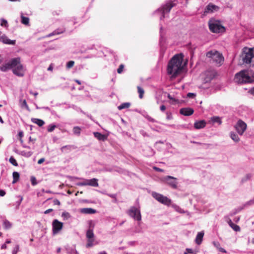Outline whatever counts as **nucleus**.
<instances>
[{"instance_id": "6", "label": "nucleus", "mask_w": 254, "mask_h": 254, "mask_svg": "<svg viewBox=\"0 0 254 254\" xmlns=\"http://www.w3.org/2000/svg\"><path fill=\"white\" fill-rule=\"evenodd\" d=\"M206 56L207 58H210L212 62L218 66L221 65L224 62L222 55L217 51H210L206 53Z\"/></svg>"}, {"instance_id": "40", "label": "nucleus", "mask_w": 254, "mask_h": 254, "mask_svg": "<svg viewBox=\"0 0 254 254\" xmlns=\"http://www.w3.org/2000/svg\"><path fill=\"white\" fill-rule=\"evenodd\" d=\"M234 231H236V232H240L241 231V228L240 227L236 225V224H235L234 223H233V224L231 225V226H230Z\"/></svg>"}, {"instance_id": "38", "label": "nucleus", "mask_w": 254, "mask_h": 254, "mask_svg": "<svg viewBox=\"0 0 254 254\" xmlns=\"http://www.w3.org/2000/svg\"><path fill=\"white\" fill-rule=\"evenodd\" d=\"M56 126L54 124H50L47 127V131L51 132L56 128Z\"/></svg>"}, {"instance_id": "43", "label": "nucleus", "mask_w": 254, "mask_h": 254, "mask_svg": "<svg viewBox=\"0 0 254 254\" xmlns=\"http://www.w3.org/2000/svg\"><path fill=\"white\" fill-rule=\"evenodd\" d=\"M0 21H1L0 25L1 26H3V27H4L6 28L8 27V25L7 21L6 20H5L3 18H1L0 19Z\"/></svg>"}, {"instance_id": "45", "label": "nucleus", "mask_w": 254, "mask_h": 254, "mask_svg": "<svg viewBox=\"0 0 254 254\" xmlns=\"http://www.w3.org/2000/svg\"><path fill=\"white\" fill-rule=\"evenodd\" d=\"M175 210L180 213H185V211L182 209L180 206H178V205H175L174 206Z\"/></svg>"}, {"instance_id": "9", "label": "nucleus", "mask_w": 254, "mask_h": 254, "mask_svg": "<svg viewBox=\"0 0 254 254\" xmlns=\"http://www.w3.org/2000/svg\"><path fill=\"white\" fill-rule=\"evenodd\" d=\"M243 56L244 63L250 64L251 63L252 59L254 57V51L253 49H247L244 51Z\"/></svg>"}, {"instance_id": "57", "label": "nucleus", "mask_w": 254, "mask_h": 254, "mask_svg": "<svg viewBox=\"0 0 254 254\" xmlns=\"http://www.w3.org/2000/svg\"><path fill=\"white\" fill-rule=\"evenodd\" d=\"M153 169L157 172H164V170H163L162 169L159 168L157 167H156V166L153 167Z\"/></svg>"}, {"instance_id": "20", "label": "nucleus", "mask_w": 254, "mask_h": 254, "mask_svg": "<svg viewBox=\"0 0 254 254\" xmlns=\"http://www.w3.org/2000/svg\"><path fill=\"white\" fill-rule=\"evenodd\" d=\"M65 29L64 27L58 28V29H56L55 31H54L53 32L49 34L48 36L51 37L53 35H59V34H62V33H64L65 31Z\"/></svg>"}, {"instance_id": "32", "label": "nucleus", "mask_w": 254, "mask_h": 254, "mask_svg": "<svg viewBox=\"0 0 254 254\" xmlns=\"http://www.w3.org/2000/svg\"><path fill=\"white\" fill-rule=\"evenodd\" d=\"M19 102H20V106H21V108H25L27 110H28V111L29 110V107L27 104V103H26V101L25 100L20 99L19 100Z\"/></svg>"}, {"instance_id": "29", "label": "nucleus", "mask_w": 254, "mask_h": 254, "mask_svg": "<svg viewBox=\"0 0 254 254\" xmlns=\"http://www.w3.org/2000/svg\"><path fill=\"white\" fill-rule=\"evenodd\" d=\"M160 43H161L162 42H164V34L163 33V26L162 25L160 24Z\"/></svg>"}, {"instance_id": "28", "label": "nucleus", "mask_w": 254, "mask_h": 254, "mask_svg": "<svg viewBox=\"0 0 254 254\" xmlns=\"http://www.w3.org/2000/svg\"><path fill=\"white\" fill-rule=\"evenodd\" d=\"M3 226L6 229H10L12 226V224L7 220L5 219L3 222Z\"/></svg>"}, {"instance_id": "44", "label": "nucleus", "mask_w": 254, "mask_h": 254, "mask_svg": "<svg viewBox=\"0 0 254 254\" xmlns=\"http://www.w3.org/2000/svg\"><path fill=\"white\" fill-rule=\"evenodd\" d=\"M253 204H254V198L248 201L245 204H244L243 206H244L245 208L248 206H250Z\"/></svg>"}, {"instance_id": "5", "label": "nucleus", "mask_w": 254, "mask_h": 254, "mask_svg": "<svg viewBox=\"0 0 254 254\" xmlns=\"http://www.w3.org/2000/svg\"><path fill=\"white\" fill-rule=\"evenodd\" d=\"M176 4L175 0H170L167 1L165 3L163 4L160 7L155 11V14L160 15V19L167 17L171 8Z\"/></svg>"}, {"instance_id": "52", "label": "nucleus", "mask_w": 254, "mask_h": 254, "mask_svg": "<svg viewBox=\"0 0 254 254\" xmlns=\"http://www.w3.org/2000/svg\"><path fill=\"white\" fill-rule=\"evenodd\" d=\"M70 148H71V146L70 145H65V146H63L62 147H61V150L63 152V151H64V150L65 149L70 150Z\"/></svg>"}, {"instance_id": "59", "label": "nucleus", "mask_w": 254, "mask_h": 254, "mask_svg": "<svg viewBox=\"0 0 254 254\" xmlns=\"http://www.w3.org/2000/svg\"><path fill=\"white\" fill-rule=\"evenodd\" d=\"M53 202H54V204H55V205H60L61 204L60 201L57 199H54Z\"/></svg>"}, {"instance_id": "58", "label": "nucleus", "mask_w": 254, "mask_h": 254, "mask_svg": "<svg viewBox=\"0 0 254 254\" xmlns=\"http://www.w3.org/2000/svg\"><path fill=\"white\" fill-rule=\"evenodd\" d=\"M213 244L214 246H215V247L217 249H218L220 248V243H219V242H215V241H214V242H213Z\"/></svg>"}, {"instance_id": "23", "label": "nucleus", "mask_w": 254, "mask_h": 254, "mask_svg": "<svg viewBox=\"0 0 254 254\" xmlns=\"http://www.w3.org/2000/svg\"><path fill=\"white\" fill-rule=\"evenodd\" d=\"M244 209V206H241L239 207H238L237 208H235L234 210H233L229 214V215L230 216H233V215L237 214L238 213L240 212L241 211L243 210Z\"/></svg>"}, {"instance_id": "55", "label": "nucleus", "mask_w": 254, "mask_h": 254, "mask_svg": "<svg viewBox=\"0 0 254 254\" xmlns=\"http://www.w3.org/2000/svg\"><path fill=\"white\" fill-rule=\"evenodd\" d=\"M167 97L170 100H172L173 102H177V100L173 97L170 94H168Z\"/></svg>"}, {"instance_id": "50", "label": "nucleus", "mask_w": 254, "mask_h": 254, "mask_svg": "<svg viewBox=\"0 0 254 254\" xmlns=\"http://www.w3.org/2000/svg\"><path fill=\"white\" fill-rule=\"evenodd\" d=\"M187 97H188L189 98H193L195 97L196 94L193 93H188L187 94Z\"/></svg>"}, {"instance_id": "12", "label": "nucleus", "mask_w": 254, "mask_h": 254, "mask_svg": "<svg viewBox=\"0 0 254 254\" xmlns=\"http://www.w3.org/2000/svg\"><path fill=\"white\" fill-rule=\"evenodd\" d=\"M98 180L96 178H93L91 179H83V181L81 182L77 183L78 186H90L94 187H97L99 186Z\"/></svg>"}, {"instance_id": "53", "label": "nucleus", "mask_w": 254, "mask_h": 254, "mask_svg": "<svg viewBox=\"0 0 254 254\" xmlns=\"http://www.w3.org/2000/svg\"><path fill=\"white\" fill-rule=\"evenodd\" d=\"M18 135L19 137H20V141H21V142H23V140L22 139V138L23 136V131H19L18 133Z\"/></svg>"}, {"instance_id": "39", "label": "nucleus", "mask_w": 254, "mask_h": 254, "mask_svg": "<svg viewBox=\"0 0 254 254\" xmlns=\"http://www.w3.org/2000/svg\"><path fill=\"white\" fill-rule=\"evenodd\" d=\"M211 121L213 123H217L220 125L222 123L221 119L218 117H213L211 118Z\"/></svg>"}, {"instance_id": "30", "label": "nucleus", "mask_w": 254, "mask_h": 254, "mask_svg": "<svg viewBox=\"0 0 254 254\" xmlns=\"http://www.w3.org/2000/svg\"><path fill=\"white\" fill-rule=\"evenodd\" d=\"M62 217L63 218L64 220H66L71 217V215L69 213L66 211H64L62 214Z\"/></svg>"}, {"instance_id": "13", "label": "nucleus", "mask_w": 254, "mask_h": 254, "mask_svg": "<svg viewBox=\"0 0 254 254\" xmlns=\"http://www.w3.org/2000/svg\"><path fill=\"white\" fill-rule=\"evenodd\" d=\"M63 227V223L57 219H54L52 222L53 233L55 235L58 234L62 230Z\"/></svg>"}, {"instance_id": "48", "label": "nucleus", "mask_w": 254, "mask_h": 254, "mask_svg": "<svg viewBox=\"0 0 254 254\" xmlns=\"http://www.w3.org/2000/svg\"><path fill=\"white\" fill-rule=\"evenodd\" d=\"M124 67V64H120L119 68L117 69L118 73H121L123 72Z\"/></svg>"}, {"instance_id": "25", "label": "nucleus", "mask_w": 254, "mask_h": 254, "mask_svg": "<svg viewBox=\"0 0 254 254\" xmlns=\"http://www.w3.org/2000/svg\"><path fill=\"white\" fill-rule=\"evenodd\" d=\"M230 137L235 142H238L240 140L238 135L235 132L231 131L230 132Z\"/></svg>"}, {"instance_id": "7", "label": "nucleus", "mask_w": 254, "mask_h": 254, "mask_svg": "<svg viewBox=\"0 0 254 254\" xmlns=\"http://www.w3.org/2000/svg\"><path fill=\"white\" fill-rule=\"evenodd\" d=\"M209 28L213 33H219L225 31V27L218 20H211L209 22Z\"/></svg>"}, {"instance_id": "1", "label": "nucleus", "mask_w": 254, "mask_h": 254, "mask_svg": "<svg viewBox=\"0 0 254 254\" xmlns=\"http://www.w3.org/2000/svg\"><path fill=\"white\" fill-rule=\"evenodd\" d=\"M11 69L14 75L19 77L24 76L25 69L23 64H21L20 57L11 59L8 62L0 66V70L2 72H6Z\"/></svg>"}, {"instance_id": "35", "label": "nucleus", "mask_w": 254, "mask_h": 254, "mask_svg": "<svg viewBox=\"0 0 254 254\" xmlns=\"http://www.w3.org/2000/svg\"><path fill=\"white\" fill-rule=\"evenodd\" d=\"M137 91L139 94V98L140 99H142L143 97V94L144 93V91L143 88H142L140 86H137Z\"/></svg>"}, {"instance_id": "14", "label": "nucleus", "mask_w": 254, "mask_h": 254, "mask_svg": "<svg viewBox=\"0 0 254 254\" xmlns=\"http://www.w3.org/2000/svg\"><path fill=\"white\" fill-rule=\"evenodd\" d=\"M0 42L4 44L11 45H14L16 43L15 40H11L8 38V37L4 34L0 35Z\"/></svg>"}, {"instance_id": "18", "label": "nucleus", "mask_w": 254, "mask_h": 254, "mask_svg": "<svg viewBox=\"0 0 254 254\" xmlns=\"http://www.w3.org/2000/svg\"><path fill=\"white\" fill-rule=\"evenodd\" d=\"M80 212L84 214H94L96 210L91 208H83L80 209Z\"/></svg>"}, {"instance_id": "31", "label": "nucleus", "mask_w": 254, "mask_h": 254, "mask_svg": "<svg viewBox=\"0 0 254 254\" xmlns=\"http://www.w3.org/2000/svg\"><path fill=\"white\" fill-rule=\"evenodd\" d=\"M130 105V104L128 102H126L122 104L119 106H118L119 110H121L124 109L128 108Z\"/></svg>"}, {"instance_id": "15", "label": "nucleus", "mask_w": 254, "mask_h": 254, "mask_svg": "<svg viewBox=\"0 0 254 254\" xmlns=\"http://www.w3.org/2000/svg\"><path fill=\"white\" fill-rule=\"evenodd\" d=\"M218 6L212 4H208L204 9V13H210L214 11H216L218 10Z\"/></svg>"}, {"instance_id": "17", "label": "nucleus", "mask_w": 254, "mask_h": 254, "mask_svg": "<svg viewBox=\"0 0 254 254\" xmlns=\"http://www.w3.org/2000/svg\"><path fill=\"white\" fill-rule=\"evenodd\" d=\"M206 123L204 120L196 121L194 124V127L195 129H201L206 126Z\"/></svg>"}, {"instance_id": "22", "label": "nucleus", "mask_w": 254, "mask_h": 254, "mask_svg": "<svg viewBox=\"0 0 254 254\" xmlns=\"http://www.w3.org/2000/svg\"><path fill=\"white\" fill-rule=\"evenodd\" d=\"M31 121L39 127H42L45 124V122L43 120L37 118H32Z\"/></svg>"}, {"instance_id": "41", "label": "nucleus", "mask_w": 254, "mask_h": 254, "mask_svg": "<svg viewBox=\"0 0 254 254\" xmlns=\"http://www.w3.org/2000/svg\"><path fill=\"white\" fill-rule=\"evenodd\" d=\"M9 162L12 164L14 166H17L18 163H17L16 160L13 156H11L9 159Z\"/></svg>"}, {"instance_id": "61", "label": "nucleus", "mask_w": 254, "mask_h": 254, "mask_svg": "<svg viewBox=\"0 0 254 254\" xmlns=\"http://www.w3.org/2000/svg\"><path fill=\"white\" fill-rule=\"evenodd\" d=\"M218 250H219V252H220L221 253H226L227 252L224 249L222 248L221 247H220V248Z\"/></svg>"}, {"instance_id": "47", "label": "nucleus", "mask_w": 254, "mask_h": 254, "mask_svg": "<svg viewBox=\"0 0 254 254\" xmlns=\"http://www.w3.org/2000/svg\"><path fill=\"white\" fill-rule=\"evenodd\" d=\"M19 247L18 245L15 246V247L13 248L12 254H17V252L19 251Z\"/></svg>"}, {"instance_id": "24", "label": "nucleus", "mask_w": 254, "mask_h": 254, "mask_svg": "<svg viewBox=\"0 0 254 254\" xmlns=\"http://www.w3.org/2000/svg\"><path fill=\"white\" fill-rule=\"evenodd\" d=\"M67 254H79L75 247H68L65 248Z\"/></svg>"}, {"instance_id": "10", "label": "nucleus", "mask_w": 254, "mask_h": 254, "mask_svg": "<svg viewBox=\"0 0 254 254\" xmlns=\"http://www.w3.org/2000/svg\"><path fill=\"white\" fill-rule=\"evenodd\" d=\"M238 133L242 135L247 128V124L242 120H239L234 126Z\"/></svg>"}, {"instance_id": "49", "label": "nucleus", "mask_w": 254, "mask_h": 254, "mask_svg": "<svg viewBox=\"0 0 254 254\" xmlns=\"http://www.w3.org/2000/svg\"><path fill=\"white\" fill-rule=\"evenodd\" d=\"M145 118L149 122H152V123H154V122H156V121L152 118H151V117H150L148 115H147L146 117H145Z\"/></svg>"}, {"instance_id": "37", "label": "nucleus", "mask_w": 254, "mask_h": 254, "mask_svg": "<svg viewBox=\"0 0 254 254\" xmlns=\"http://www.w3.org/2000/svg\"><path fill=\"white\" fill-rule=\"evenodd\" d=\"M94 239H87V243L86 245V248H90L94 245Z\"/></svg>"}, {"instance_id": "19", "label": "nucleus", "mask_w": 254, "mask_h": 254, "mask_svg": "<svg viewBox=\"0 0 254 254\" xmlns=\"http://www.w3.org/2000/svg\"><path fill=\"white\" fill-rule=\"evenodd\" d=\"M203 236H204V233L202 231L199 232L197 233V234L196 236L195 240V243L197 245H200L201 243Z\"/></svg>"}, {"instance_id": "34", "label": "nucleus", "mask_w": 254, "mask_h": 254, "mask_svg": "<svg viewBox=\"0 0 254 254\" xmlns=\"http://www.w3.org/2000/svg\"><path fill=\"white\" fill-rule=\"evenodd\" d=\"M252 175L251 174H247L245 177H244V178H243L242 179L241 183H244L250 180L251 179V178H252Z\"/></svg>"}, {"instance_id": "64", "label": "nucleus", "mask_w": 254, "mask_h": 254, "mask_svg": "<svg viewBox=\"0 0 254 254\" xmlns=\"http://www.w3.org/2000/svg\"><path fill=\"white\" fill-rule=\"evenodd\" d=\"M160 109L162 112H164L166 110V106L164 105H162L160 106Z\"/></svg>"}, {"instance_id": "4", "label": "nucleus", "mask_w": 254, "mask_h": 254, "mask_svg": "<svg viewBox=\"0 0 254 254\" xmlns=\"http://www.w3.org/2000/svg\"><path fill=\"white\" fill-rule=\"evenodd\" d=\"M234 80L239 84L252 83L254 81V76L248 70H242L235 74Z\"/></svg>"}, {"instance_id": "62", "label": "nucleus", "mask_w": 254, "mask_h": 254, "mask_svg": "<svg viewBox=\"0 0 254 254\" xmlns=\"http://www.w3.org/2000/svg\"><path fill=\"white\" fill-rule=\"evenodd\" d=\"M53 211V209H51V208L48 209L44 212V214H49V213L52 212Z\"/></svg>"}, {"instance_id": "51", "label": "nucleus", "mask_w": 254, "mask_h": 254, "mask_svg": "<svg viewBox=\"0 0 254 254\" xmlns=\"http://www.w3.org/2000/svg\"><path fill=\"white\" fill-rule=\"evenodd\" d=\"M193 251L191 249L187 248L186 250V251L184 252V254H192Z\"/></svg>"}, {"instance_id": "46", "label": "nucleus", "mask_w": 254, "mask_h": 254, "mask_svg": "<svg viewBox=\"0 0 254 254\" xmlns=\"http://www.w3.org/2000/svg\"><path fill=\"white\" fill-rule=\"evenodd\" d=\"M74 64V62L73 61H70L66 63V66L67 68H71Z\"/></svg>"}, {"instance_id": "2", "label": "nucleus", "mask_w": 254, "mask_h": 254, "mask_svg": "<svg viewBox=\"0 0 254 254\" xmlns=\"http://www.w3.org/2000/svg\"><path fill=\"white\" fill-rule=\"evenodd\" d=\"M184 56L182 54H177L174 56L169 61L167 66V72L175 77L182 70V63Z\"/></svg>"}, {"instance_id": "3", "label": "nucleus", "mask_w": 254, "mask_h": 254, "mask_svg": "<svg viewBox=\"0 0 254 254\" xmlns=\"http://www.w3.org/2000/svg\"><path fill=\"white\" fill-rule=\"evenodd\" d=\"M136 203L137 205L131 206L129 209L126 211V213L135 221H137L134 232L135 233H140L142 232V228L141 227L142 217L138 199L136 200Z\"/></svg>"}, {"instance_id": "27", "label": "nucleus", "mask_w": 254, "mask_h": 254, "mask_svg": "<svg viewBox=\"0 0 254 254\" xmlns=\"http://www.w3.org/2000/svg\"><path fill=\"white\" fill-rule=\"evenodd\" d=\"M86 236L87 239H94V234L93 230L88 229L86 232Z\"/></svg>"}, {"instance_id": "54", "label": "nucleus", "mask_w": 254, "mask_h": 254, "mask_svg": "<svg viewBox=\"0 0 254 254\" xmlns=\"http://www.w3.org/2000/svg\"><path fill=\"white\" fill-rule=\"evenodd\" d=\"M31 181L33 186H35L37 184L36 180L35 177H32L31 178Z\"/></svg>"}, {"instance_id": "56", "label": "nucleus", "mask_w": 254, "mask_h": 254, "mask_svg": "<svg viewBox=\"0 0 254 254\" xmlns=\"http://www.w3.org/2000/svg\"><path fill=\"white\" fill-rule=\"evenodd\" d=\"M166 119L167 120H171L173 118L172 115L171 113L167 112L166 113Z\"/></svg>"}, {"instance_id": "33", "label": "nucleus", "mask_w": 254, "mask_h": 254, "mask_svg": "<svg viewBox=\"0 0 254 254\" xmlns=\"http://www.w3.org/2000/svg\"><path fill=\"white\" fill-rule=\"evenodd\" d=\"M12 176H13V179L12 183L14 184V183H16L18 180L19 178V174L17 172H14L12 174Z\"/></svg>"}, {"instance_id": "16", "label": "nucleus", "mask_w": 254, "mask_h": 254, "mask_svg": "<svg viewBox=\"0 0 254 254\" xmlns=\"http://www.w3.org/2000/svg\"><path fill=\"white\" fill-rule=\"evenodd\" d=\"M193 112V110L191 108H183L180 110V113L185 116H190Z\"/></svg>"}, {"instance_id": "36", "label": "nucleus", "mask_w": 254, "mask_h": 254, "mask_svg": "<svg viewBox=\"0 0 254 254\" xmlns=\"http://www.w3.org/2000/svg\"><path fill=\"white\" fill-rule=\"evenodd\" d=\"M20 154L23 156L29 157L33 154V152L31 151L26 152L25 151H22L21 152Z\"/></svg>"}, {"instance_id": "26", "label": "nucleus", "mask_w": 254, "mask_h": 254, "mask_svg": "<svg viewBox=\"0 0 254 254\" xmlns=\"http://www.w3.org/2000/svg\"><path fill=\"white\" fill-rule=\"evenodd\" d=\"M21 22L25 25H29V18L28 17L24 16L23 14L21 13Z\"/></svg>"}, {"instance_id": "8", "label": "nucleus", "mask_w": 254, "mask_h": 254, "mask_svg": "<svg viewBox=\"0 0 254 254\" xmlns=\"http://www.w3.org/2000/svg\"><path fill=\"white\" fill-rule=\"evenodd\" d=\"M151 194L154 198L163 204L169 205L171 202L169 198L160 193L153 191Z\"/></svg>"}, {"instance_id": "60", "label": "nucleus", "mask_w": 254, "mask_h": 254, "mask_svg": "<svg viewBox=\"0 0 254 254\" xmlns=\"http://www.w3.org/2000/svg\"><path fill=\"white\" fill-rule=\"evenodd\" d=\"M227 222L229 224V226H231L233 224L231 219L227 218L226 220Z\"/></svg>"}, {"instance_id": "11", "label": "nucleus", "mask_w": 254, "mask_h": 254, "mask_svg": "<svg viewBox=\"0 0 254 254\" xmlns=\"http://www.w3.org/2000/svg\"><path fill=\"white\" fill-rule=\"evenodd\" d=\"M177 179L174 177L171 176H167L163 178L162 181L172 188L175 189H177L178 186V182H177Z\"/></svg>"}, {"instance_id": "42", "label": "nucleus", "mask_w": 254, "mask_h": 254, "mask_svg": "<svg viewBox=\"0 0 254 254\" xmlns=\"http://www.w3.org/2000/svg\"><path fill=\"white\" fill-rule=\"evenodd\" d=\"M81 129L78 127H74L73 129V132L75 134L79 135L80 134Z\"/></svg>"}, {"instance_id": "63", "label": "nucleus", "mask_w": 254, "mask_h": 254, "mask_svg": "<svg viewBox=\"0 0 254 254\" xmlns=\"http://www.w3.org/2000/svg\"><path fill=\"white\" fill-rule=\"evenodd\" d=\"M5 194V192L4 190H0V196H3Z\"/></svg>"}, {"instance_id": "21", "label": "nucleus", "mask_w": 254, "mask_h": 254, "mask_svg": "<svg viewBox=\"0 0 254 254\" xmlns=\"http://www.w3.org/2000/svg\"><path fill=\"white\" fill-rule=\"evenodd\" d=\"M94 136L99 140L104 141L106 139L107 137L104 135L98 132H94Z\"/></svg>"}]
</instances>
